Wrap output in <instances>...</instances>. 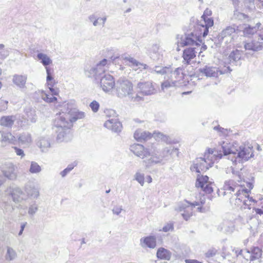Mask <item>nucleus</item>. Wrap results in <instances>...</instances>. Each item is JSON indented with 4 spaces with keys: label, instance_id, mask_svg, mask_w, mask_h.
<instances>
[{
    "label": "nucleus",
    "instance_id": "a19ab883",
    "mask_svg": "<svg viewBox=\"0 0 263 263\" xmlns=\"http://www.w3.org/2000/svg\"><path fill=\"white\" fill-rule=\"evenodd\" d=\"M38 204L36 201H32L29 204L28 210V214L31 217L33 216L38 211Z\"/></svg>",
    "mask_w": 263,
    "mask_h": 263
},
{
    "label": "nucleus",
    "instance_id": "9b49d317",
    "mask_svg": "<svg viewBox=\"0 0 263 263\" xmlns=\"http://www.w3.org/2000/svg\"><path fill=\"white\" fill-rule=\"evenodd\" d=\"M106 116L110 117L112 116V118H109L107 120L104 124V126L111 130L114 133H120L122 128V125L121 123L119 121L118 119L116 117V113L113 109L107 110L105 111Z\"/></svg>",
    "mask_w": 263,
    "mask_h": 263
},
{
    "label": "nucleus",
    "instance_id": "13d9d810",
    "mask_svg": "<svg viewBox=\"0 0 263 263\" xmlns=\"http://www.w3.org/2000/svg\"><path fill=\"white\" fill-rule=\"evenodd\" d=\"M211 14H212V11L208 9H206L204 10V13H203V15H202L201 17H202V18L208 17V16L211 15Z\"/></svg>",
    "mask_w": 263,
    "mask_h": 263
},
{
    "label": "nucleus",
    "instance_id": "0eeeda50",
    "mask_svg": "<svg viewBox=\"0 0 263 263\" xmlns=\"http://www.w3.org/2000/svg\"><path fill=\"white\" fill-rule=\"evenodd\" d=\"M236 178H235V179H229L225 181L222 187L224 191L223 196L226 195L227 192L231 194L235 191H236V193L234 194V196H240L243 193H248L249 190H248L247 189L242 188L244 184H242V180L239 173L236 176Z\"/></svg>",
    "mask_w": 263,
    "mask_h": 263
},
{
    "label": "nucleus",
    "instance_id": "052dcab7",
    "mask_svg": "<svg viewBox=\"0 0 263 263\" xmlns=\"http://www.w3.org/2000/svg\"><path fill=\"white\" fill-rule=\"evenodd\" d=\"M248 193H243L242 195L245 197V198H248L249 200V202L250 203V202H256V201L252 197H250L248 195Z\"/></svg>",
    "mask_w": 263,
    "mask_h": 263
},
{
    "label": "nucleus",
    "instance_id": "e2e57ef3",
    "mask_svg": "<svg viewBox=\"0 0 263 263\" xmlns=\"http://www.w3.org/2000/svg\"><path fill=\"white\" fill-rule=\"evenodd\" d=\"M69 173V171H68L66 168L63 171L61 172L60 175L62 177H65Z\"/></svg>",
    "mask_w": 263,
    "mask_h": 263
},
{
    "label": "nucleus",
    "instance_id": "c9c22d12",
    "mask_svg": "<svg viewBox=\"0 0 263 263\" xmlns=\"http://www.w3.org/2000/svg\"><path fill=\"white\" fill-rule=\"evenodd\" d=\"M36 57L37 59L40 61L41 63L45 67H48L47 66L51 64L52 62V60L50 59L49 57H48L46 54L43 53H38L37 54Z\"/></svg>",
    "mask_w": 263,
    "mask_h": 263
},
{
    "label": "nucleus",
    "instance_id": "9d476101",
    "mask_svg": "<svg viewBox=\"0 0 263 263\" xmlns=\"http://www.w3.org/2000/svg\"><path fill=\"white\" fill-rule=\"evenodd\" d=\"M204 203V201L201 200L200 202H194L190 203L186 200L184 202L180 203L177 210L180 212H182L181 215L185 220H187L192 216L193 214V208L196 206H199L197 210L200 212H203L202 208L200 205Z\"/></svg>",
    "mask_w": 263,
    "mask_h": 263
},
{
    "label": "nucleus",
    "instance_id": "bb28decb",
    "mask_svg": "<svg viewBox=\"0 0 263 263\" xmlns=\"http://www.w3.org/2000/svg\"><path fill=\"white\" fill-rule=\"evenodd\" d=\"M18 142L24 147H28L32 142L31 134L24 132L19 135L17 137Z\"/></svg>",
    "mask_w": 263,
    "mask_h": 263
},
{
    "label": "nucleus",
    "instance_id": "0e129e2a",
    "mask_svg": "<svg viewBox=\"0 0 263 263\" xmlns=\"http://www.w3.org/2000/svg\"><path fill=\"white\" fill-rule=\"evenodd\" d=\"M185 261L186 263H202L195 259H186Z\"/></svg>",
    "mask_w": 263,
    "mask_h": 263
},
{
    "label": "nucleus",
    "instance_id": "ddd939ff",
    "mask_svg": "<svg viewBox=\"0 0 263 263\" xmlns=\"http://www.w3.org/2000/svg\"><path fill=\"white\" fill-rule=\"evenodd\" d=\"M245 50L253 52L260 51L263 49V39L259 36L257 33L252 40L243 41L242 42Z\"/></svg>",
    "mask_w": 263,
    "mask_h": 263
},
{
    "label": "nucleus",
    "instance_id": "f3484780",
    "mask_svg": "<svg viewBox=\"0 0 263 263\" xmlns=\"http://www.w3.org/2000/svg\"><path fill=\"white\" fill-rule=\"evenodd\" d=\"M8 194L16 203H20L26 199L25 193L19 187H10L8 190Z\"/></svg>",
    "mask_w": 263,
    "mask_h": 263
},
{
    "label": "nucleus",
    "instance_id": "f704fd0d",
    "mask_svg": "<svg viewBox=\"0 0 263 263\" xmlns=\"http://www.w3.org/2000/svg\"><path fill=\"white\" fill-rule=\"evenodd\" d=\"M171 253L164 248H160L157 252V257L161 259L169 260L171 257Z\"/></svg>",
    "mask_w": 263,
    "mask_h": 263
},
{
    "label": "nucleus",
    "instance_id": "ea45409f",
    "mask_svg": "<svg viewBox=\"0 0 263 263\" xmlns=\"http://www.w3.org/2000/svg\"><path fill=\"white\" fill-rule=\"evenodd\" d=\"M160 48V45L159 44H154L149 48L148 51L149 55L154 60L158 59L157 53H158Z\"/></svg>",
    "mask_w": 263,
    "mask_h": 263
},
{
    "label": "nucleus",
    "instance_id": "4468645a",
    "mask_svg": "<svg viewBox=\"0 0 263 263\" xmlns=\"http://www.w3.org/2000/svg\"><path fill=\"white\" fill-rule=\"evenodd\" d=\"M111 60L113 63H116L117 60H124L126 62H128V63L127 64L132 67H139V68H142L143 69H147L148 66L145 64L141 63L138 61H137L135 59L131 57L129 55H127L126 54H123L121 57L118 56H112L110 58Z\"/></svg>",
    "mask_w": 263,
    "mask_h": 263
},
{
    "label": "nucleus",
    "instance_id": "dca6fc26",
    "mask_svg": "<svg viewBox=\"0 0 263 263\" xmlns=\"http://www.w3.org/2000/svg\"><path fill=\"white\" fill-rule=\"evenodd\" d=\"M100 86L106 92L111 91L115 86L114 78L109 74H105L100 78Z\"/></svg>",
    "mask_w": 263,
    "mask_h": 263
},
{
    "label": "nucleus",
    "instance_id": "3c124183",
    "mask_svg": "<svg viewBox=\"0 0 263 263\" xmlns=\"http://www.w3.org/2000/svg\"><path fill=\"white\" fill-rule=\"evenodd\" d=\"M13 148L17 156H21V158H23L25 156V155L23 149L16 146H13Z\"/></svg>",
    "mask_w": 263,
    "mask_h": 263
},
{
    "label": "nucleus",
    "instance_id": "680f3d73",
    "mask_svg": "<svg viewBox=\"0 0 263 263\" xmlns=\"http://www.w3.org/2000/svg\"><path fill=\"white\" fill-rule=\"evenodd\" d=\"M33 112H34V111H32L31 110L30 112H27V115L28 118H29L30 119V120L32 122H35L36 121V119L34 117H32V118L30 117V116H31Z\"/></svg>",
    "mask_w": 263,
    "mask_h": 263
},
{
    "label": "nucleus",
    "instance_id": "338daca9",
    "mask_svg": "<svg viewBox=\"0 0 263 263\" xmlns=\"http://www.w3.org/2000/svg\"><path fill=\"white\" fill-rule=\"evenodd\" d=\"M47 83L48 86H49V87L53 88L55 84V82H54V80H52L50 82H47Z\"/></svg>",
    "mask_w": 263,
    "mask_h": 263
},
{
    "label": "nucleus",
    "instance_id": "37998d69",
    "mask_svg": "<svg viewBox=\"0 0 263 263\" xmlns=\"http://www.w3.org/2000/svg\"><path fill=\"white\" fill-rule=\"evenodd\" d=\"M253 260L259 259L262 255V250L259 247H253L250 251Z\"/></svg>",
    "mask_w": 263,
    "mask_h": 263
},
{
    "label": "nucleus",
    "instance_id": "2eb2a0df",
    "mask_svg": "<svg viewBox=\"0 0 263 263\" xmlns=\"http://www.w3.org/2000/svg\"><path fill=\"white\" fill-rule=\"evenodd\" d=\"M212 183L209 181L207 176H197L195 186L197 188H201L206 194H210L213 192Z\"/></svg>",
    "mask_w": 263,
    "mask_h": 263
},
{
    "label": "nucleus",
    "instance_id": "cd10ccee",
    "mask_svg": "<svg viewBox=\"0 0 263 263\" xmlns=\"http://www.w3.org/2000/svg\"><path fill=\"white\" fill-rule=\"evenodd\" d=\"M88 20L95 27L99 26L104 27L107 20V17L106 16L99 17L97 14H92L88 16Z\"/></svg>",
    "mask_w": 263,
    "mask_h": 263
},
{
    "label": "nucleus",
    "instance_id": "f257e3e1",
    "mask_svg": "<svg viewBox=\"0 0 263 263\" xmlns=\"http://www.w3.org/2000/svg\"><path fill=\"white\" fill-rule=\"evenodd\" d=\"M130 150L137 157L144 159L145 167L148 168L157 164H164L165 161L173 157L174 154L178 156V149L174 146L165 147L160 151L156 146L145 147L140 144H134L130 146Z\"/></svg>",
    "mask_w": 263,
    "mask_h": 263
},
{
    "label": "nucleus",
    "instance_id": "864d4df0",
    "mask_svg": "<svg viewBox=\"0 0 263 263\" xmlns=\"http://www.w3.org/2000/svg\"><path fill=\"white\" fill-rule=\"evenodd\" d=\"M122 210V206L116 205L113 208L112 211L114 214L119 215Z\"/></svg>",
    "mask_w": 263,
    "mask_h": 263
},
{
    "label": "nucleus",
    "instance_id": "774afa93",
    "mask_svg": "<svg viewBox=\"0 0 263 263\" xmlns=\"http://www.w3.org/2000/svg\"><path fill=\"white\" fill-rule=\"evenodd\" d=\"M247 186L249 188V189H247L248 190H249V192H248V193H249L250 192L251 190L253 189V185L252 184V183H251L250 182H247Z\"/></svg>",
    "mask_w": 263,
    "mask_h": 263
},
{
    "label": "nucleus",
    "instance_id": "6e6552de",
    "mask_svg": "<svg viewBox=\"0 0 263 263\" xmlns=\"http://www.w3.org/2000/svg\"><path fill=\"white\" fill-rule=\"evenodd\" d=\"M110 61L104 59L100 61L96 66L86 67L84 69L85 74L88 77H94L96 80L100 79L105 74V72L108 69Z\"/></svg>",
    "mask_w": 263,
    "mask_h": 263
},
{
    "label": "nucleus",
    "instance_id": "c03bdc74",
    "mask_svg": "<svg viewBox=\"0 0 263 263\" xmlns=\"http://www.w3.org/2000/svg\"><path fill=\"white\" fill-rule=\"evenodd\" d=\"M242 256L247 261H253L252 258V255L250 251L248 250H241L239 251L237 256Z\"/></svg>",
    "mask_w": 263,
    "mask_h": 263
},
{
    "label": "nucleus",
    "instance_id": "f03ea898",
    "mask_svg": "<svg viewBox=\"0 0 263 263\" xmlns=\"http://www.w3.org/2000/svg\"><path fill=\"white\" fill-rule=\"evenodd\" d=\"M224 156H228L233 163L243 162L254 156L253 147L242 145L238 146L236 143L231 144L224 141L220 143Z\"/></svg>",
    "mask_w": 263,
    "mask_h": 263
},
{
    "label": "nucleus",
    "instance_id": "393cba45",
    "mask_svg": "<svg viewBox=\"0 0 263 263\" xmlns=\"http://www.w3.org/2000/svg\"><path fill=\"white\" fill-rule=\"evenodd\" d=\"M1 134V142L3 145L15 144L16 138L10 132H0Z\"/></svg>",
    "mask_w": 263,
    "mask_h": 263
},
{
    "label": "nucleus",
    "instance_id": "09e8293b",
    "mask_svg": "<svg viewBox=\"0 0 263 263\" xmlns=\"http://www.w3.org/2000/svg\"><path fill=\"white\" fill-rule=\"evenodd\" d=\"M89 107L93 112H97L99 109L100 104L97 101L94 100L90 103Z\"/></svg>",
    "mask_w": 263,
    "mask_h": 263
},
{
    "label": "nucleus",
    "instance_id": "c85d7f7f",
    "mask_svg": "<svg viewBox=\"0 0 263 263\" xmlns=\"http://www.w3.org/2000/svg\"><path fill=\"white\" fill-rule=\"evenodd\" d=\"M50 91L52 93L51 96L47 94L44 91L42 90L41 91V96L42 99L47 103L54 102L57 100L56 97L53 96L58 95V90L53 88L49 87Z\"/></svg>",
    "mask_w": 263,
    "mask_h": 263
},
{
    "label": "nucleus",
    "instance_id": "4c0bfd02",
    "mask_svg": "<svg viewBox=\"0 0 263 263\" xmlns=\"http://www.w3.org/2000/svg\"><path fill=\"white\" fill-rule=\"evenodd\" d=\"M237 30V27L235 26L227 27L226 29H223L221 33L220 36L221 37V39L224 40V38L228 36H230Z\"/></svg>",
    "mask_w": 263,
    "mask_h": 263
},
{
    "label": "nucleus",
    "instance_id": "69168bd1",
    "mask_svg": "<svg viewBox=\"0 0 263 263\" xmlns=\"http://www.w3.org/2000/svg\"><path fill=\"white\" fill-rule=\"evenodd\" d=\"M76 165V164H69L67 167H66V169L70 172L71 171H72L74 166Z\"/></svg>",
    "mask_w": 263,
    "mask_h": 263
},
{
    "label": "nucleus",
    "instance_id": "4be33fe9",
    "mask_svg": "<svg viewBox=\"0 0 263 263\" xmlns=\"http://www.w3.org/2000/svg\"><path fill=\"white\" fill-rule=\"evenodd\" d=\"M67 109L66 112L62 111L60 114H63L69 115V121L71 122V124L72 125V123L76 122L77 120L79 119H82L85 118V114L83 111H77L73 112L72 111V107H69V105L67 104Z\"/></svg>",
    "mask_w": 263,
    "mask_h": 263
},
{
    "label": "nucleus",
    "instance_id": "1a4fd4ad",
    "mask_svg": "<svg viewBox=\"0 0 263 263\" xmlns=\"http://www.w3.org/2000/svg\"><path fill=\"white\" fill-rule=\"evenodd\" d=\"M152 137H154L156 140H161L166 143H172L171 139L168 136L160 132H155L152 134L149 132L141 129H138L134 133L135 139L139 142L146 141L151 139Z\"/></svg>",
    "mask_w": 263,
    "mask_h": 263
},
{
    "label": "nucleus",
    "instance_id": "c756f323",
    "mask_svg": "<svg viewBox=\"0 0 263 263\" xmlns=\"http://www.w3.org/2000/svg\"><path fill=\"white\" fill-rule=\"evenodd\" d=\"M260 26L261 24L260 23H256L255 26L245 24L242 27L244 35L249 36L254 34L255 33H257Z\"/></svg>",
    "mask_w": 263,
    "mask_h": 263
},
{
    "label": "nucleus",
    "instance_id": "7ed1b4c3",
    "mask_svg": "<svg viewBox=\"0 0 263 263\" xmlns=\"http://www.w3.org/2000/svg\"><path fill=\"white\" fill-rule=\"evenodd\" d=\"M204 24L200 25V31H203L202 33H197L195 32H189L182 35H177V44L178 46L184 47L189 45L200 46L202 43L200 34H202L203 37L206 36L209 32V28L213 26L214 21L212 18L205 17L202 18Z\"/></svg>",
    "mask_w": 263,
    "mask_h": 263
},
{
    "label": "nucleus",
    "instance_id": "39448f33",
    "mask_svg": "<svg viewBox=\"0 0 263 263\" xmlns=\"http://www.w3.org/2000/svg\"><path fill=\"white\" fill-rule=\"evenodd\" d=\"M183 70L181 67L174 68L169 66V71L166 72L164 81L161 83V89L165 91L170 88L179 86L184 78Z\"/></svg>",
    "mask_w": 263,
    "mask_h": 263
},
{
    "label": "nucleus",
    "instance_id": "6ab92c4d",
    "mask_svg": "<svg viewBox=\"0 0 263 263\" xmlns=\"http://www.w3.org/2000/svg\"><path fill=\"white\" fill-rule=\"evenodd\" d=\"M138 88L139 94L144 96L152 95L156 92V89L152 82L149 81L138 83Z\"/></svg>",
    "mask_w": 263,
    "mask_h": 263
},
{
    "label": "nucleus",
    "instance_id": "de8ad7c7",
    "mask_svg": "<svg viewBox=\"0 0 263 263\" xmlns=\"http://www.w3.org/2000/svg\"><path fill=\"white\" fill-rule=\"evenodd\" d=\"M134 179L141 185L143 186L144 184V174L141 173L140 171H137L135 175Z\"/></svg>",
    "mask_w": 263,
    "mask_h": 263
},
{
    "label": "nucleus",
    "instance_id": "79ce46f5",
    "mask_svg": "<svg viewBox=\"0 0 263 263\" xmlns=\"http://www.w3.org/2000/svg\"><path fill=\"white\" fill-rule=\"evenodd\" d=\"M16 257L15 251L12 248L8 247L7 248V253L5 255V258L7 260L11 261L14 260Z\"/></svg>",
    "mask_w": 263,
    "mask_h": 263
},
{
    "label": "nucleus",
    "instance_id": "8fccbe9b",
    "mask_svg": "<svg viewBox=\"0 0 263 263\" xmlns=\"http://www.w3.org/2000/svg\"><path fill=\"white\" fill-rule=\"evenodd\" d=\"M174 229L173 223L172 222H169L166 224L163 228L162 229L159 230V231H162L164 232H167L170 231H173Z\"/></svg>",
    "mask_w": 263,
    "mask_h": 263
},
{
    "label": "nucleus",
    "instance_id": "603ef678",
    "mask_svg": "<svg viewBox=\"0 0 263 263\" xmlns=\"http://www.w3.org/2000/svg\"><path fill=\"white\" fill-rule=\"evenodd\" d=\"M217 253V250L215 249H211L209 250L205 253V257L206 258H210L214 256Z\"/></svg>",
    "mask_w": 263,
    "mask_h": 263
},
{
    "label": "nucleus",
    "instance_id": "a878e982",
    "mask_svg": "<svg viewBox=\"0 0 263 263\" xmlns=\"http://www.w3.org/2000/svg\"><path fill=\"white\" fill-rule=\"evenodd\" d=\"M27 80L26 74H15L12 76V81L17 87L22 89L26 87Z\"/></svg>",
    "mask_w": 263,
    "mask_h": 263
},
{
    "label": "nucleus",
    "instance_id": "e433bc0d",
    "mask_svg": "<svg viewBox=\"0 0 263 263\" xmlns=\"http://www.w3.org/2000/svg\"><path fill=\"white\" fill-rule=\"evenodd\" d=\"M148 71L152 73H157L161 75H165L166 72L168 71V66L162 67L160 66H156L153 68L149 67L147 69Z\"/></svg>",
    "mask_w": 263,
    "mask_h": 263
},
{
    "label": "nucleus",
    "instance_id": "f8f14e48",
    "mask_svg": "<svg viewBox=\"0 0 263 263\" xmlns=\"http://www.w3.org/2000/svg\"><path fill=\"white\" fill-rule=\"evenodd\" d=\"M116 90L119 97L123 98L128 96L133 91L132 83L127 80L120 79L116 83Z\"/></svg>",
    "mask_w": 263,
    "mask_h": 263
},
{
    "label": "nucleus",
    "instance_id": "bf43d9fd",
    "mask_svg": "<svg viewBox=\"0 0 263 263\" xmlns=\"http://www.w3.org/2000/svg\"><path fill=\"white\" fill-rule=\"evenodd\" d=\"M27 222H23V223H22L21 224V229L18 232V235L19 236H21L22 234H23V232L24 230V229L26 227V226L27 225Z\"/></svg>",
    "mask_w": 263,
    "mask_h": 263
},
{
    "label": "nucleus",
    "instance_id": "a211bd4d",
    "mask_svg": "<svg viewBox=\"0 0 263 263\" xmlns=\"http://www.w3.org/2000/svg\"><path fill=\"white\" fill-rule=\"evenodd\" d=\"M1 171L3 177L11 180H15L17 177L15 166L12 163H7L2 167Z\"/></svg>",
    "mask_w": 263,
    "mask_h": 263
},
{
    "label": "nucleus",
    "instance_id": "7c9ffc66",
    "mask_svg": "<svg viewBox=\"0 0 263 263\" xmlns=\"http://www.w3.org/2000/svg\"><path fill=\"white\" fill-rule=\"evenodd\" d=\"M196 53L195 48H187L184 50L182 57L184 60L189 64L191 60L196 57Z\"/></svg>",
    "mask_w": 263,
    "mask_h": 263
},
{
    "label": "nucleus",
    "instance_id": "473e14b6",
    "mask_svg": "<svg viewBox=\"0 0 263 263\" xmlns=\"http://www.w3.org/2000/svg\"><path fill=\"white\" fill-rule=\"evenodd\" d=\"M16 118L14 116H3L0 119L1 126L10 128L12 127Z\"/></svg>",
    "mask_w": 263,
    "mask_h": 263
},
{
    "label": "nucleus",
    "instance_id": "b1692460",
    "mask_svg": "<svg viewBox=\"0 0 263 263\" xmlns=\"http://www.w3.org/2000/svg\"><path fill=\"white\" fill-rule=\"evenodd\" d=\"M24 191L28 198L37 199L40 196L39 190L30 183L25 184Z\"/></svg>",
    "mask_w": 263,
    "mask_h": 263
},
{
    "label": "nucleus",
    "instance_id": "423d86ee",
    "mask_svg": "<svg viewBox=\"0 0 263 263\" xmlns=\"http://www.w3.org/2000/svg\"><path fill=\"white\" fill-rule=\"evenodd\" d=\"M220 152H221L220 150ZM222 157L221 153L216 155L211 153L209 150L208 153H205L203 158L200 157L196 159L193 164L191 166V170L200 174L202 172H205L213 166L215 161L221 159Z\"/></svg>",
    "mask_w": 263,
    "mask_h": 263
},
{
    "label": "nucleus",
    "instance_id": "49530a36",
    "mask_svg": "<svg viewBox=\"0 0 263 263\" xmlns=\"http://www.w3.org/2000/svg\"><path fill=\"white\" fill-rule=\"evenodd\" d=\"M42 171L41 167L37 164V162L31 161L29 172L32 174H37Z\"/></svg>",
    "mask_w": 263,
    "mask_h": 263
},
{
    "label": "nucleus",
    "instance_id": "6e6d98bb",
    "mask_svg": "<svg viewBox=\"0 0 263 263\" xmlns=\"http://www.w3.org/2000/svg\"><path fill=\"white\" fill-rule=\"evenodd\" d=\"M214 130L218 131L219 133H222V134H226L227 132V129L224 128L220 127L219 125L216 126L213 128Z\"/></svg>",
    "mask_w": 263,
    "mask_h": 263
},
{
    "label": "nucleus",
    "instance_id": "58836bf2",
    "mask_svg": "<svg viewBox=\"0 0 263 263\" xmlns=\"http://www.w3.org/2000/svg\"><path fill=\"white\" fill-rule=\"evenodd\" d=\"M9 49L6 48L4 44H0V64L9 56Z\"/></svg>",
    "mask_w": 263,
    "mask_h": 263
},
{
    "label": "nucleus",
    "instance_id": "5fc2aeb1",
    "mask_svg": "<svg viewBox=\"0 0 263 263\" xmlns=\"http://www.w3.org/2000/svg\"><path fill=\"white\" fill-rule=\"evenodd\" d=\"M46 73H47V78H46L47 82H50V81L53 80V78L51 74L50 68L49 67H46Z\"/></svg>",
    "mask_w": 263,
    "mask_h": 263
},
{
    "label": "nucleus",
    "instance_id": "72a5a7b5",
    "mask_svg": "<svg viewBox=\"0 0 263 263\" xmlns=\"http://www.w3.org/2000/svg\"><path fill=\"white\" fill-rule=\"evenodd\" d=\"M246 4L250 10H254L256 8H263V0H245Z\"/></svg>",
    "mask_w": 263,
    "mask_h": 263
},
{
    "label": "nucleus",
    "instance_id": "aec40b11",
    "mask_svg": "<svg viewBox=\"0 0 263 263\" xmlns=\"http://www.w3.org/2000/svg\"><path fill=\"white\" fill-rule=\"evenodd\" d=\"M198 70L200 73L207 77H217L219 75L222 74L221 71L218 68L207 65L200 68Z\"/></svg>",
    "mask_w": 263,
    "mask_h": 263
},
{
    "label": "nucleus",
    "instance_id": "4d7b16f0",
    "mask_svg": "<svg viewBox=\"0 0 263 263\" xmlns=\"http://www.w3.org/2000/svg\"><path fill=\"white\" fill-rule=\"evenodd\" d=\"M250 203L249 202L248 200L243 199V202L242 204V206H243V210L247 208L249 210L251 209L250 207Z\"/></svg>",
    "mask_w": 263,
    "mask_h": 263
},
{
    "label": "nucleus",
    "instance_id": "5701e85b",
    "mask_svg": "<svg viewBox=\"0 0 263 263\" xmlns=\"http://www.w3.org/2000/svg\"><path fill=\"white\" fill-rule=\"evenodd\" d=\"M140 245L142 248L154 249L157 246L156 237L154 235L143 237L140 239Z\"/></svg>",
    "mask_w": 263,
    "mask_h": 263
},
{
    "label": "nucleus",
    "instance_id": "412c9836",
    "mask_svg": "<svg viewBox=\"0 0 263 263\" xmlns=\"http://www.w3.org/2000/svg\"><path fill=\"white\" fill-rule=\"evenodd\" d=\"M243 51L240 50L236 49L233 50L230 54L228 58V63L231 65H240L242 55Z\"/></svg>",
    "mask_w": 263,
    "mask_h": 263
},
{
    "label": "nucleus",
    "instance_id": "2f4dec72",
    "mask_svg": "<svg viewBox=\"0 0 263 263\" xmlns=\"http://www.w3.org/2000/svg\"><path fill=\"white\" fill-rule=\"evenodd\" d=\"M37 146L42 152H46L51 146V143L48 137H41L37 143Z\"/></svg>",
    "mask_w": 263,
    "mask_h": 263
},
{
    "label": "nucleus",
    "instance_id": "a18cd8bd",
    "mask_svg": "<svg viewBox=\"0 0 263 263\" xmlns=\"http://www.w3.org/2000/svg\"><path fill=\"white\" fill-rule=\"evenodd\" d=\"M234 204L236 206V207L240 208L241 210H243V206H242L243 196L241 195L240 196H235ZM230 202L232 204H233V201L232 197L230 199Z\"/></svg>",
    "mask_w": 263,
    "mask_h": 263
},
{
    "label": "nucleus",
    "instance_id": "20e7f679",
    "mask_svg": "<svg viewBox=\"0 0 263 263\" xmlns=\"http://www.w3.org/2000/svg\"><path fill=\"white\" fill-rule=\"evenodd\" d=\"M68 115L59 114L55 119L54 130L57 133V141L61 142L67 141L72 126Z\"/></svg>",
    "mask_w": 263,
    "mask_h": 263
}]
</instances>
